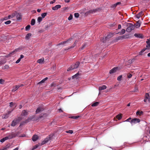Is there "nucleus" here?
<instances>
[{
  "mask_svg": "<svg viewBox=\"0 0 150 150\" xmlns=\"http://www.w3.org/2000/svg\"><path fill=\"white\" fill-rule=\"evenodd\" d=\"M125 25L128 27L126 30L127 32H130L132 30H134L135 28L134 25H133L132 23H125Z\"/></svg>",
  "mask_w": 150,
  "mask_h": 150,
  "instance_id": "obj_1",
  "label": "nucleus"
},
{
  "mask_svg": "<svg viewBox=\"0 0 150 150\" xmlns=\"http://www.w3.org/2000/svg\"><path fill=\"white\" fill-rule=\"evenodd\" d=\"M80 63L79 62H77L75 64H73L71 67H69L67 69V71L74 69L77 68L79 65Z\"/></svg>",
  "mask_w": 150,
  "mask_h": 150,
  "instance_id": "obj_2",
  "label": "nucleus"
},
{
  "mask_svg": "<svg viewBox=\"0 0 150 150\" xmlns=\"http://www.w3.org/2000/svg\"><path fill=\"white\" fill-rule=\"evenodd\" d=\"M16 135H15L14 134H12L11 135H9L1 139L0 141H5L6 140L10 139L13 137H15Z\"/></svg>",
  "mask_w": 150,
  "mask_h": 150,
  "instance_id": "obj_3",
  "label": "nucleus"
},
{
  "mask_svg": "<svg viewBox=\"0 0 150 150\" xmlns=\"http://www.w3.org/2000/svg\"><path fill=\"white\" fill-rule=\"evenodd\" d=\"M19 119L18 118L15 119L12 122L11 126H15L18 122Z\"/></svg>",
  "mask_w": 150,
  "mask_h": 150,
  "instance_id": "obj_4",
  "label": "nucleus"
},
{
  "mask_svg": "<svg viewBox=\"0 0 150 150\" xmlns=\"http://www.w3.org/2000/svg\"><path fill=\"white\" fill-rule=\"evenodd\" d=\"M41 148L40 143H38L32 146L31 150H34L36 149H40Z\"/></svg>",
  "mask_w": 150,
  "mask_h": 150,
  "instance_id": "obj_5",
  "label": "nucleus"
},
{
  "mask_svg": "<svg viewBox=\"0 0 150 150\" xmlns=\"http://www.w3.org/2000/svg\"><path fill=\"white\" fill-rule=\"evenodd\" d=\"M140 121V119L136 118H134L131 120L130 121L131 124H135L139 123Z\"/></svg>",
  "mask_w": 150,
  "mask_h": 150,
  "instance_id": "obj_6",
  "label": "nucleus"
},
{
  "mask_svg": "<svg viewBox=\"0 0 150 150\" xmlns=\"http://www.w3.org/2000/svg\"><path fill=\"white\" fill-rule=\"evenodd\" d=\"M71 39H69L67 40L64 41L63 42H61L58 45V46H59L61 45H66L67 43H70V41L71 40Z\"/></svg>",
  "mask_w": 150,
  "mask_h": 150,
  "instance_id": "obj_7",
  "label": "nucleus"
},
{
  "mask_svg": "<svg viewBox=\"0 0 150 150\" xmlns=\"http://www.w3.org/2000/svg\"><path fill=\"white\" fill-rule=\"evenodd\" d=\"M35 116L34 115L30 116L28 118V119L25 121V122L27 123L31 120L33 121L35 120Z\"/></svg>",
  "mask_w": 150,
  "mask_h": 150,
  "instance_id": "obj_8",
  "label": "nucleus"
},
{
  "mask_svg": "<svg viewBox=\"0 0 150 150\" xmlns=\"http://www.w3.org/2000/svg\"><path fill=\"white\" fill-rule=\"evenodd\" d=\"M54 136L53 134H51L48 137H47L45 141H49L53 140V137Z\"/></svg>",
  "mask_w": 150,
  "mask_h": 150,
  "instance_id": "obj_9",
  "label": "nucleus"
},
{
  "mask_svg": "<svg viewBox=\"0 0 150 150\" xmlns=\"http://www.w3.org/2000/svg\"><path fill=\"white\" fill-rule=\"evenodd\" d=\"M147 100L149 101H150V98L149 97V96L148 93H146L145 94V98L144 100V101L145 102H146Z\"/></svg>",
  "mask_w": 150,
  "mask_h": 150,
  "instance_id": "obj_10",
  "label": "nucleus"
},
{
  "mask_svg": "<svg viewBox=\"0 0 150 150\" xmlns=\"http://www.w3.org/2000/svg\"><path fill=\"white\" fill-rule=\"evenodd\" d=\"M11 112V111H8V112L5 114L3 115L2 116V118L3 119H6L8 118L9 117V114Z\"/></svg>",
  "mask_w": 150,
  "mask_h": 150,
  "instance_id": "obj_11",
  "label": "nucleus"
},
{
  "mask_svg": "<svg viewBox=\"0 0 150 150\" xmlns=\"http://www.w3.org/2000/svg\"><path fill=\"white\" fill-rule=\"evenodd\" d=\"M61 7V6L60 5H57L55 6L52 7V9L54 11H56L58 9L60 8Z\"/></svg>",
  "mask_w": 150,
  "mask_h": 150,
  "instance_id": "obj_12",
  "label": "nucleus"
},
{
  "mask_svg": "<svg viewBox=\"0 0 150 150\" xmlns=\"http://www.w3.org/2000/svg\"><path fill=\"white\" fill-rule=\"evenodd\" d=\"M9 106L13 108L12 110V111L15 108L16 105L15 103L11 102L10 103Z\"/></svg>",
  "mask_w": 150,
  "mask_h": 150,
  "instance_id": "obj_13",
  "label": "nucleus"
},
{
  "mask_svg": "<svg viewBox=\"0 0 150 150\" xmlns=\"http://www.w3.org/2000/svg\"><path fill=\"white\" fill-rule=\"evenodd\" d=\"M32 139L33 141H36V140L40 139L39 137L35 134L33 135Z\"/></svg>",
  "mask_w": 150,
  "mask_h": 150,
  "instance_id": "obj_14",
  "label": "nucleus"
},
{
  "mask_svg": "<svg viewBox=\"0 0 150 150\" xmlns=\"http://www.w3.org/2000/svg\"><path fill=\"white\" fill-rule=\"evenodd\" d=\"M117 67H115L113 68L110 71V74H111L115 72L117 70Z\"/></svg>",
  "mask_w": 150,
  "mask_h": 150,
  "instance_id": "obj_15",
  "label": "nucleus"
},
{
  "mask_svg": "<svg viewBox=\"0 0 150 150\" xmlns=\"http://www.w3.org/2000/svg\"><path fill=\"white\" fill-rule=\"evenodd\" d=\"M135 144V143H134L129 144V143H128V142H124V145L126 146L129 147V146H131L133 144Z\"/></svg>",
  "mask_w": 150,
  "mask_h": 150,
  "instance_id": "obj_16",
  "label": "nucleus"
},
{
  "mask_svg": "<svg viewBox=\"0 0 150 150\" xmlns=\"http://www.w3.org/2000/svg\"><path fill=\"white\" fill-rule=\"evenodd\" d=\"M17 14V13L16 12H15L13 13L11 15H9L8 16V18L10 19L11 18H13Z\"/></svg>",
  "mask_w": 150,
  "mask_h": 150,
  "instance_id": "obj_17",
  "label": "nucleus"
},
{
  "mask_svg": "<svg viewBox=\"0 0 150 150\" xmlns=\"http://www.w3.org/2000/svg\"><path fill=\"white\" fill-rule=\"evenodd\" d=\"M100 146H101L99 143V141H94V146L96 147Z\"/></svg>",
  "mask_w": 150,
  "mask_h": 150,
  "instance_id": "obj_18",
  "label": "nucleus"
},
{
  "mask_svg": "<svg viewBox=\"0 0 150 150\" xmlns=\"http://www.w3.org/2000/svg\"><path fill=\"white\" fill-rule=\"evenodd\" d=\"M146 42L147 44V45H146V48L147 49H149L150 48V41L148 39L146 41Z\"/></svg>",
  "mask_w": 150,
  "mask_h": 150,
  "instance_id": "obj_19",
  "label": "nucleus"
},
{
  "mask_svg": "<svg viewBox=\"0 0 150 150\" xmlns=\"http://www.w3.org/2000/svg\"><path fill=\"white\" fill-rule=\"evenodd\" d=\"M107 88V86L105 85H103L102 86H100L99 87V90L101 91L104 90Z\"/></svg>",
  "mask_w": 150,
  "mask_h": 150,
  "instance_id": "obj_20",
  "label": "nucleus"
},
{
  "mask_svg": "<svg viewBox=\"0 0 150 150\" xmlns=\"http://www.w3.org/2000/svg\"><path fill=\"white\" fill-rule=\"evenodd\" d=\"M43 109L42 108H41V107L39 108H38L37 109V110L36 111V113H38L40 112L43 111Z\"/></svg>",
  "mask_w": 150,
  "mask_h": 150,
  "instance_id": "obj_21",
  "label": "nucleus"
},
{
  "mask_svg": "<svg viewBox=\"0 0 150 150\" xmlns=\"http://www.w3.org/2000/svg\"><path fill=\"white\" fill-rule=\"evenodd\" d=\"M134 35L137 38H142L143 37L142 35L140 34L135 33L134 34Z\"/></svg>",
  "mask_w": 150,
  "mask_h": 150,
  "instance_id": "obj_22",
  "label": "nucleus"
},
{
  "mask_svg": "<svg viewBox=\"0 0 150 150\" xmlns=\"http://www.w3.org/2000/svg\"><path fill=\"white\" fill-rule=\"evenodd\" d=\"M143 11H142L140 12L136 16V17L138 18H139L140 17L143 15Z\"/></svg>",
  "mask_w": 150,
  "mask_h": 150,
  "instance_id": "obj_23",
  "label": "nucleus"
},
{
  "mask_svg": "<svg viewBox=\"0 0 150 150\" xmlns=\"http://www.w3.org/2000/svg\"><path fill=\"white\" fill-rule=\"evenodd\" d=\"M44 58H42L41 59H38L37 61V62L40 64H42L44 62Z\"/></svg>",
  "mask_w": 150,
  "mask_h": 150,
  "instance_id": "obj_24",
  "label": "nucleus"
},
{
  "mask_svg": "<svg viewBox=\"0 0 150 150\" xmlns=\"http://www.w3.org/2000/svg\"><path fill=\"white\" fill-rule=\"evenodd\" d=\"M28 112L26 110H23L22 113V115L23 116H25L28 115Z\"/></svg>",
  "mask_w": 150,
  "mask_h": 150,
  "instance_id": "obj_25",
  "label": "nucleus"
},
{
  "mask_svg": "<svg viewBox=\"0 0 150 150\" xmlns=\"http://www.w3.org/2000/svg\"><path fill=\"white\" fill-rule=\"evenodd\" d=\"M31 35V34L30 33H28L26 36L25 38L26 40H28Z\"/></svg>",
  "mask_w": 150,
  "mask_h": 150,
  "instance_id": "obj_26",
  "label": "nucleus"
},
{
  "mask_svg": "<svg viewBox=\"0 0 150 150\" xmlns=\"http://www.w3.org/2000/svg\"><path fill=\"white\" fill-rule=\"evenodd\" d=\"M140 25L141 23L140 22L138 21L137 23L136 24H135L134 26L136 28H138L140 26Z\"/></svg>",
  "mask_w": 150,
  "mask_h": 150,
  "instance_id": "obj_27",
  "label": "nucleus"
},
{
  "mask_svg": "<svg viewBox=\"0 0 150 150\" xmlns=\"http://www.w3.org/2000/svg\"><path fill=\"white\" fill-rule=\"evenodd\" d=\"M143 112L142 111H140L139 110L137 111L136 112V115H141L143 114Z\"/></svg>",
  "mask_w": 150,
  "mask_h": 150,
  "instance_id": "obj_28",
  "label": "nucleus"
},
{
  "mask_svg": "<svg viewBox=\"0 0 150 150\" xmlns=\"http://www.w3.org/2000/svg\"><path fill=\"white\" fill-rule=\"evenodd\" d=\"M4 69H8L10 68L9 66L8 65H6L2 68Z\"/></svg>",
  "mask_w": 150,
  "mask_h": 150,
  "instance_id": "obj_29",
  "label": "nucleus"
},
{
  "mask_svg": "<svg viewBox=\"0 0 150 150\" xmlns=\"http://www.w3.org/2000/svg\"><path fill=\"white\" fill-rule=\"evenodd\" d=\"M122 117V114H120L116 116V118H117L118 120H120Z\"/></svg>",
  "mask_w": 150,
  "mask_h": 150,
  "instance_id": "obj_30",
  "label": "nucleus"
},
{
  "mask_svg": "<svg viewBox=\"0 0 150 150\" xmlns=\"http://www.w3.org/2000/svg\"><path fill=\"white\" fill-rule=\"evenodd\" d=\"M79 75V73H77L75 75L73 76L72 78L73 79H74V78H77L78 76Z\"/></svg>",
  "mask_w": 150,
  "mask_h": 150,
  "instance_id": "obj_31",
  "label": "nucleus"
},
{
  "mask_svg": "<svg viewBox=\"0 0 150 150\" xmlns=\"http://www.w3.org/2000/svg\"><path fill=\"white\" fill-rule=\"evenodd\" d=\"M99 104V102H96L94 103H93L92 106L93 107H95L97 106Z\"/></svg>",
  "mask_w": 150,
  "mask_h": 150,
  "instance_id": "obj_32",
  "label": "nucleus"
},
{
  "mask_svg": "<svg viewBox=\"0 0 150 150\" xmlns=\"http://www.w3.org/2000/svg\"><path fill=\"white\" fill-rule=\"evenodd\" d=\"M47 77H46L44 79H43L41 81H40V82L39 83H38V84H41V83H44L45 81L46 80H47Z\"/></svg>",
  "mask_w": 150,
  "mask_h": 150,
  "instance_id": "obj_33",
  "label": "nucleus"
},
{
  "mask_svg": "<svg viewBox=\"0 0 150 150\" xmlns=\"http://www.w3.org/2000/svg\"><path fill=\"white\" fill-rule=\"evenodd\" d=\"M14 52H13L11 53H10L8 54L6 56H5L4 57H10L11 55H13L14 53Z\"/></svg>",
  "mask_w": 150,
  "mask_h": 150,
  "instance_id": "obj_34",
  "label": "nucleus"
},
{
  "mask_svg": "<svg viewBox=\"0 0 150 150\" xmlns=\"http://www.w3.org/2000/svg\"><path fill=\"white\" fill-rule=\"evenodd\" d=\"M49 141H42V142L40 143V147L42 146L43 145L48 142Z\"/></svg>",
  "mask_w": 150,
  "mask_h": 150,
  "instance_id": "obj_35",
  "label": "nucleus"
},
{
  "mask_svg": "<svg viewBox=\"0 0 150 150\" xmlns=\"http://www.w3.org/2000/svg\"><path fill=\"white\" fill-rule=\"evenodd\" d=\"M18 89V86H14L12 90V91H15Z\"/></svg>",
  "mask_w": 150,
  "mask_h": 150,
  "instance_id": "obj_36",
  "label": "nucleus"
},
{
  "mask_svg": "<svg viewBox=\"0 0 150 150\" xmlns=\"http://www.w3.org/2000/svg\"><path fill=\"white\" fill-rule=\"evenodd\" d=\"M146 50V48H144L139 53V55H142V53H143L145 50Z\"/></svg>",
  "mask_w": 150,
  "mask_h": 150,
  "instance_id": "obj_37",
  "label": "nucleus"
},
{
  "mask_svg": "<svg viewBox=\"0 0 150 150\" xmlns=\"http://www.w3.org/2000/svg\"><path fill=\"white\" fill-rule=\"evenodd\" d=\"M6 62V60L5 59L2 60V61H0V65H1Z\"/></svg>",
  "mask_w": 150,
  "mask_h": 150,
  "instance_id": "obj_38",
  "label": "nucleus"
},
{
  "mask_svg": "<svg viewBox=\"0 0 150 150\" xmlns=\"http://www.w3.org/2000/svg\"><path fill=\"white\" fill-rule=\"evenodd\" d=\"M35 23V20L34 19H32L31 20V24L32 25H33Z\"/></svg>",
  "mask_w": 150,
  "mask_h": 150,
  "instance_id": "obj_39",
  "label": "nucleus"
},
{
  "mask_svg": "<svg viewBox=\"0 0 150 150\" xmlns=\"http://www.w3.org/2000/svg\"><path fill=\"white\" fill-rule=\"evenodd\" d=\"M47 13H42L41 14V17L43 18H44L47 15Z\"/></svg>",
  "mask_w": 150,
  "mask_h": 150,
  "instance_id": "obj_40",
  "label": "nucleus"
},
{
  "mask_svg": "<svg viewBox=\"0 0 150 150\" xmlns=\"http://www.w3.org/2000/svg\"><path fill=\"white\" fill-rule=\"evenodd\" d=\"M125 30L123 29L121 30V31L119 33H120V35H122L125 33Z\"/></svg>",
  "mask_w": 150,
  "mask_h": 150,
  "instance_id": "obj_41",
  "label": "nucleus"
},
{
  "mask_svg": "<svg viewBox=\"0 0 150 150\" xmlns=\"http://www.w3.org/2000/svg\"><path fill=\"white\" fill-rule=\"evenodd\" d=\"M42 18L41 17H39L38 18V21L40 23L42 20Z\"/></svg>",
  "mask_w": 150,
  "mask_h": 150,
  "instance_id": "obj_42",
  "label": "nucleus"
},
{
  "mask_svg": "<svg viewBox=\"0 0 150 150\" xmlns=\"http://www.w3.org/2000/svg\"><path fill=\"white\" fill-rule=\"evenodd\" d=\"M30 28V25H28L25 27V30L26 31L29 30Z\"/></svg>",
  "mask_w": 150,
  "mask_h": 150,
  "instance_id": "obj_43",
  "label": "nucleus"
},
{
  "mask_svg": "<svg viewBox=\"0 0 150 150\" xmlns=\"http://www.w3.org/2000/svg\"><path fill=\"white\" fill-rule=\"evenodd\" d=\"M73 18V16L71 14H70L68 18V20L69 21L71 20Z\"/></svg>",
  "mask_w": 150,
  "mask_h": 150,
  "instance_id": "obj_44",
  "label": "nucleus"
},
{
  "mask_svg": "<svg viewBox=\"0 0 150 150\" xmlns=\"http://www.w3.org/2000/svg\"><path fill=\"white\" fill-rule=\"evenodd\" d=\"M66 132L67 133H69L70 134H72L73 133V132L72 130H69V131H66Z\"/></svg>",
  "mask_w": 150,
  "mask_h": 150,
  "instance_id": "obj_45",
  "label": "nucleus"
},
{
  "mask_svg": "<svg viewBox=\"0 0 150 150\" xmlns=\"http://www.w3.org/2000/svg\"><path fill=\"white\" fill-rule=\"evenodd\" d=\"M74 16L76 18H78L79 16V13H75L74 14Z\"/></svg>",
  "mask_w": 150,
  "mask_h": 150,
  "instance_id": "obj_46",
  "label": "nucleus"
},
{
  "mask_svg": "<svg viewBox=\"0 0 150 150\" xmlns=\"http://www.w3.org/2000/svg\"><path fill=\"white\" fill-rule=\"evenodd\" d=\"M122 75H120L118 77V78H117V80L118 81H120L122 80Z\"/></svg>",
  "mask_w": 150,
  "mask_h": 150,
  "instance_id": "obj_47",
  "label": "nucleus"
},
{
  "mask_svg": "<svg viewBox=\"0 0 150 150\" xmlns=\"http://www.w3.org/2000/svg\"><path fill=\"white\" fill-rule=\"evenodd\" d=\"M76 43H77V41H76L75 42L74 44L72 46H71V47H69V49H70V48H73V47H74L75 46Z\"/></svg>",
  "mask_w": 150,
  "mask_h": 150,
  "instance_id": "obj_48",
  "label": "nucleus"
},
{
  "mask_svg": "<svg viewBox=\"0 0 150 150\" xmlns=\"http://www.w3.org/2000/svg\"><path fill=\"white\" fill-rule=\"evenodd\" d=\"M11 23V21H6L5 22V24L6 25H8L10 24Z\"/></svg>",
  "mask_w": 150,
  "mask_h": 150,
  "instance_id": "obj_49",
  "label": "nucleus"
},
{
  "mask_svg": "<svg viewBox=\"0 0 150 150\" xmlns=\"http://www.w3.org/2000/svg\"><path fill=\"white\" fill-rule=\"evenodd\" d=\"M4 80L2 79H0V84H3L4 83Z\"/></svg>",
  "mask_w": 150,
  "mask_h": 150,
  "instance_id": "obj_50",
  "label": "nucleus"
},
{
  "mask_svg": "<svg viewBox=\"0 0 150 150\" xmlns=\"http://www.w3.org/2000/svg\"><path fill=\"white\" fill-rule=\"evenodd\" d=\"M100 8H98V9H96L95 10H93L92 12V13H95V12H96V11H99L100 10Z\"/></svg>",
  "mask_w": 150,
  "mask_h": 150,
  "instance_id": "obj_51",
  "label": "nucleus"
},
{
  "mask_svg": "<svg viewBox=\"0 0 150 150\" xmlns=\"http://www.w3.org/2000/svg\"><path fill=\"white\" fill-rule=\"evenodd\" d=\"M138 91V88L137 87H135L134 90L133 91L134 92H137Z\"/></svg>",
  "mask_w": 150,
  "mask_h": 150,
  "instance_id": "obj_52",
  "label": "nucleus"
},
{
  "mask_svg": "<svg viewBox=\"0 0 150 150\" xmlns=\"http://www.w3.org/2000/svg\"><path fill=\"white\" fill-rule=\"evenodd\" d=\"M79 117V116H73L71 117V118H74V119H77Z\"/></svg>",
  "mask_w": 150,
  "mask_h": 150,
  "instance_id": "obj_53",
  "label": "nucleus"
},
{
  "mask_svg": "<svg viewBox=\"0 0 150 150\" xmlns=\"http://www.w3.org/2000/svg\"><path fill=\"white\" fill-rule=\"evenodd\" d=\"M9 19L8 18V17H4L3 18V20H6L8 19Z\"/></svg>",
  "mask_w": 150,
  "mask_h": 150,
  "instance_id": "obj_54",
  "label": "nucleus"
},
{
  "mask_svg": "<svg viewBox=\"0 0 150 150\" xmlns=\"http://www.w3.org/2000/svg\"><path fill=\"white\" fill-rule=\"evenodd\" d=\"M131 119V117H129L128 119L125 121L124 122H129Z\"/></svg>",
  "mask_w": 150,
  "mask_h": 150,
  "instance_id": "obj_55",
  "label": "nucleus"
},
{
  "mask_svg": "<svg viewBox=\"0 0 150 150\" xmlns=\"http://www.w3.org/2000/svg\"><path fill=\"white\" fill-rule=\"evenodd\" d=\"M55 0H53V1H51L50 2V4H53L54 3H55Z\"/></svg>",
  "mask_w": 150,
  "mask_h": 150,
  "instance_id": "obj_56",
  "label": "nucleus"
},
{
  "mask_svg": "<svg viewBox=\"0 0 150 150\" xmlns=\"http://www.w3.org/2000/svg\"><path fill=\"white\" fill-rule=\"evenodd\" d=\"M132 74H130L128 75L127 77L128 78H130L132 77Z\"/></svg>",
  "mask_w": 150,
  "mask_h": 150,
  "instance_id": "obj_57",
  "label": "nucleus"
},
{
  "mask_svg": "<svg viewBox=\"0 0 150 150\" xmlns=\"http://www.w3.org/2000/svg\"><path fill=\"white\" fill-rule=\"evenodd\" d=\"M24 56L23 55H21L20 56V58H19V62L20 61L21 59L23 58Z\"/></svg>",
  "mask_w": 150,
  "mask_h": 150,
  "instance_id": "obj_58",
  "label": "nucleus"
},
{
  "mask_svg": "<svg viewBox=\"0 0 150 150\" xmlns=\"http://www.w3.org/2000/svg\"><path fill=\"white\" fill-rule=\"evenodd\" d=\"M66 3H69L70 2V0H64Z\"/></svg>",
  "mask_w": 150,
  "mask_h": 150,
  "instance_id": "obj_59",
  "label": "nucleus"
},
{
  "mask_svg": "<svg viewBox=\"0 0 150 150\" xmlns=\"http://www.w3.org/2000/svg\"><path fill=\"white\" fill-rule=\"evenodd\" d=\"M121 28V26L120 25H119L118 27V29H120Z\"/></svg>",
  "mask_w": 150,
  "mask_h": 150,
  "instance_id": "obj_60",
  "label": "nucleus"
},
{
  "mask_svg": "<svg viewBox=\"0 0 150 150\" xmlns=\"http://www.w3.org/2000/svg\"><path fill=\"white\" fill-rule=\"evenodd\" d=\"M7 147H4L2 149L3 150H6L7 149Z\"/></svg>",
  "mask_w": 150,
  "mask_h": 150,
  "instance_id": "obj_61",
  "label": "nucleus"
},
{
  "mask_svg": "<svg viewBox=\"0 0 150 150\" xmlns=\"http://www.w3.org/2000/svg\"><path fill=\"white\" fill-rule=\"evenodd\" d=\"M37 12H40L41 11V9H38L37 10Z\"/></svg>",
  "mask_w": 150,
  "mask_h": 150,
  "instance_id": "obj_62",
  "label": "nucleus"
},
{
  "mask_svg": "<svg viewBox=\"0 0 150 150\" xmlns=\"http://www.w3.org/2000/svg\"><path fill=\"white\" fill-rule=\"evenodd\" d=\"M121 4V3L120 2H118L117 3H116V5H118V4Z\"/></svg>",
  "mask_w": 150,
  "mask_h": 150,
  "instance_id": "obj_63",
  "label": "nucleus"
},
{
  "mask_svg": "<svg viewBox=\"0 0 150 150\" xmlns=\"http://www.w3.org/2000/svg\"><path fill=\"white\" fill-rule=\"evenodd\" d=\"M18 150V148H16L15 149H13V150Z\"/></svg>",
  "mask_w": 150,
  "mask_h": 150,
  "instance_id": "obj_64",
  "label": "nucleus"
}]
</instances>
